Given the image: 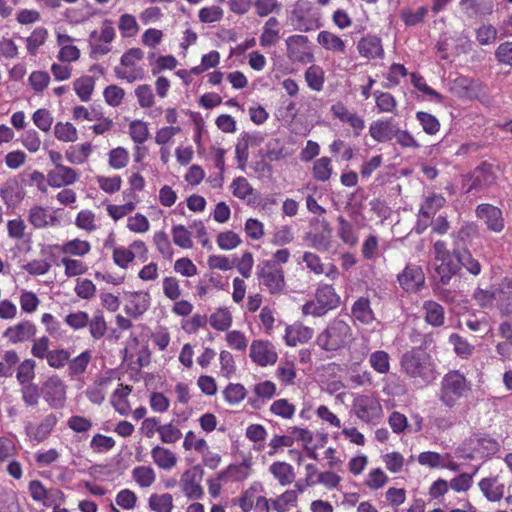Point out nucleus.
I'll use <instances>...</instances> for the list:
<instances>
[{
	"instance_id": "aec40b11",
	"label": "nucleus",
	"mask_w": 512,
	"mask_h": 512,
	"mask_svg": "<svg viewBox=\"0 0 512 512\" xmlns=\"http://www.w3.org/2000/svg\"><path fill=\"white\" fill-rule=\"evenodd\" d=\"M78 179V172L65 165L54 168L47 174V184L53 188L73 185Z\"/></svg>"
},
{
	"instance_id": "0eeeda50",
	"label": "nucleus",
	"mask_w": 512,
	"mask_h": 512,
	"mask_svg": "<svg viewBox=\"0 0 512 512\" xmlns=\"http://www.w3.org/2000/svg\"><path fill=\"white\" fill-rule=\"evenodd\" d=\"M58 421L59 417L55 413L45 415L39 423L27 421L24 426L25 435L31 442L42 443L50 437Z\"/></svg>"
},
{
	"instance_id": "6e6552de",
	"label": "nucleus",
	"mask_w": 512,
	"mask_h": 512,
	"mask_svg": "<svg viewBox=\"0 0 512 512\" xmlns=\"http://www.w3.org/2000/svg\"><path fill=\"white\" fill-rule=\"evenodd\" d=\"M463 445L469 451V457H474V455L488 457L494 455L499 450V443L484 433L472 434L464 441Z\"/></svg>"
},
{
	"instance_id": "473e14b6",
	"label": "nucleus",
	"mask_w": 512,
	"mask_h": 512,
	"mask_svg": "<svg viewBox=\"0 0 512 512\" xmlns=\"http://www.w3.org/2000/svg\"><path fill=\"white\" fill-rule=\"evenodd\" d=\"M131 391L132 387L120 384L111 396L112 406L121 415H127L130 411V405L127 397Z\"/></svg>"
},
{
	"instance_id": "dca6fc26",
	"label": "nucleus",
	"mask_w": 512,
	"mask_h": 512,
	"mask_svg": "<svg viewBox=\"0 0 512 512\" xmlns=\"http://www.w3.org/2000/svg\"><path fill=\"white\" fill-rule=\"evenodd\" d=\"M433 279L441 281L442 284H449L453 276L460 270L455 254L446 258L433 260Z\"/></svg>"
},
{
	"instance_id": "37998d69",
	"label": "nucleus",
	"mask_w": 512,
	"mask_h": 512,
	"mask_svg": "<svg viewBox=\"0 0 512 512\" xmlns=\"http://www.w3.org/2000/svg\"><path fill=\"white\" fill-rule=\"evenodd\" d=\"M92 151L90 143H83L78 146H72L65 152L66 159L71 164H83L86 162Z\"/></svg>"
},
{
	"instance_id": "79ce46f5",
	"label": "nucleus",
	"mask_w": 512,
	"mask_h": 512,
	"mask_svg": "<svg viewBox=\"0 0 512 512\" xmlns=\"http://www.w3.org/2000/svg\"><path fill=\"white\" fill-rule=\"evenodd\" d=\"M148 506L155 512H172L173 496L169 493L152 494L148 499Z\"/></svg>"
},
{
	"instance_id": "412c9836",
	"label": "nucleus",
	"mask_w": 512,
	"mask_h": 512,
	"mask_svg": "<svg viewBox=\"0 0 512 512\" xmlns=\"http://www.w3.org/2000/svg\"><path fill=\"white\" fill-rule=\"evenodd\" d=\"M127 304L125 305V312L127 315L138 318L143 315L150 307V295L148 292L135 291L128 292Z\"/></svg>"
},
{
	"instance_id": "f3484780",
	"label": "nucleus",
	"mask_w": 512,
	"mask_h": 512,
	"mask_svg": "<svg viewBox=\"0 0 512 512\" xmlns=\"http://www.w3.org/2000/svg\"><path fill=\"white\" fill-rule=\"evenodd\" d=\"M28 222L35 229H44L47 227H55L60 224V220L48 208L40 205L32 206L28 211Z\"/></svg>"
},
{
	"instance_id": "4be33fe9",
	"label": "nucleus",
	"mask_w": 512,
	"mask_h": 512,
	"mask_svg": "<svg viewBox=\"0 0 512 512\" xmlns=\"http://www.w3.org/2000/svg\"><path fill=\"white\" fill-rule=\"evenodd\" d=\"M357 49L359 54L367 59H382L385 54L381 38L376 35L368 34L362 37L358 41Z\"/></svg>"
},
{
	"instance_id": "423d86ee",
	"label": "nucleus",
	"mask_w": 512,
	"mask_h": 512,
	"mask_svg": "<svg viewBox=\"0 0 512 512\" xmlns=\"http://www.w3.org/2000/svg\"><path fill=\"white\" fill-rule=\"evenodd\" d=\"M292 19L297 23V29L310 32L322 27L321 13L312 2L298 0L292 11Z\"/></svg>"
},
{
	"instance_id": "a18cd8bd",
	"label": "nucleus",
	"mask_w": 512,
	"mask_h": 512,
	"mask_svg": "<svg viewBox=\"0 0 512 512\" xmlns=\"http://www.w3.org/2000/svg\"><path fill=\"white\" fill-rule=\"evenodd\" d=\"M92 355L89 350H85L82 353H80L78 356L73 358L72 360L69 359L68 361V371L69 374L74 377L83 374L89 362L91 361Z\"/></svg>"
},
{
	"instance_id": "e433bc0d",
	"label": "nucleus",
	"mask_w": 512,
	"mask_h": 512,
	"mask_svg": "<svg viewBox=\"0 0 512 512\" xmlns=\"http://www.w3.org/2000/svg\"><path fill=\"white\" fill-rule=\"evenodd\" d=\"M455 258L458 260L459 266H463L466 270L474 276L481 272V264L475 259L471 252L467 249H454Z\"/></svg>"
},
{
	"instance_id": "8fccbe9b",
	"label": "nucleus",
	"mask_w": 512,
	"mask_h": 512,
	"mask_svg": "<svg viewBox=\"0 0 512 512\" xmlns=\"http://www.w3.org/2000/svg\"><path fill=\"white\" fill-rule=\"evenodd\" d=\"M87 326L89 327L90 335L94 340L101 339L107 332V323L101 311H97L91 319L89 318Z\"/></svg>"
},
{
	"instance_id": "c9c22d12",
	"label": "nucleus",
	"mask_w": 512,
	"mask_h": 512,
	"mask_svg": "<svg viewBox=\"0 0 512 512\" xmlns=\"http://www.w3.org/2000/svg\"><path fill=\"white\" fill-rule=\"evenodd\" d=\"M317 42L326 50L345 53V42L339 36L329 31H321L317 36Z\"/></svg>"
},
{
	"instance_id": "20e7f679",
	"label": "nucleus",
	"mask_w": 512,
	"mask_h": 512,
	"mask_svg": "<svg viewBox=\"0 0 512 512\" xmlns=\"http://www.w3.org/2000/svg\"><path fill=\"white\" fill-rule=\"evenodd\" d=\"M470 390V384L463 374L453 370L444 375L439 391V400L449 408L456 405Z\"/></svg>"
},
{
	"instance_id": "5fc2aeb1",
	"label": "nucleus",
	"mask_w": 512,
	"mask_h": 512,
	"mask_svg": "<svg viewBox=\"0 0 512 512\" xmlns=\"http://www.w3.org/2000/svg\"><path fill=\"white\" fill-rule=\"evenodd\" d=\"M54 136L63 142H75L78 139L77 129L70 122H57L54 126Z\"/></svg>"
},
{
	"instance_id": "1a4fd4ad",
	"label": "nucleus",
	"mask_w": 512,
	"mask_h": 512,
	"mask_svg": "<svg viewBox=\"0 0 512 512\" xmlns=\"http://www.w3.org/2000/svg\"><path fill=\"white\" fill-rule=\"evenodd\" d=\"M47 404L54 409H61L66 402V385L58 376L49 377L41 387Z\"/></svg>"
},
{
	"instance_id": "f03ea898",
	"label": "nucleus",
	"mask_w": 512,
	"mask_h": 512,
	"mask_svg": "<svg viewBox=\"0 0 512 512\" xmlns=\"http://www.w3.org/2000/svg\"><path fill=\"white\" fill-rule=\"evenodd\" d=\"M352 339L351 326L345 320L335 317L318 334L316 344L326 352H336L348 346Z\"/></svg>"
},
{
	"instance_id": "de8ad7c7",
	"label": "nucleus",
	"mask_w": 512,
	"mask_h": 512,
	"mask_svg": "<svg viewBox=\"0 0 512 512\" xmlns=\"http://www.w3.org/2000/svg\"><path fill=\"white\" fill-rule=\"evenodd\" d=\"M247 395L246 388L240 383H229L223 390V396L230 405L239 404Z\"/></svg>"
},
{
	"instance_id": "9b49d317",
	"label": "nucleus",
	"mask_w": 512,
	"mask_h": 512,
	"mask_svg": "<svg viewBox=\"0 0 512 512\" xmlns=\"http://www.w3.org/2000/svg\"><path fill=\"white\" fill-rule=\"evenodd\" d=\"M496 169L497 167L491 163L481 162L471 173V184L466 192L470 193L472 190H480L494 185L497 180Z\"/></svg>"
},
{
	"instance_id": "f257e3e1",
	"label": "nucleus",
	"mask_w": 512,
	"mask_h": 512,
	"mask_svg": "<svg viewBox=\"0 0 512 512\" xmlns=\"http://www.w3.org/2000/svg\"><path fill=\"white\" fill-rule=\"evenodd\" d=\"M402 371L410 378L428 384L437 377L435 363L429 353L421 348L406 351L400 360Z\"/></svg>"
},
{
	"instance_id": "9d476101",
	"label": "nucleus",
	"mask_w": 512,
	"mask_h": 512,
	"mask_svg": "<svg viewBox=\"0 0 512 512\" xmlns=\"http://www.w3.org/2000/svg\"><path fill=\"white\" fill-rule=\"evenodd\" d=\"M202 478L203 470L200 466H193L182 474L179 484L182 492L188 499L198 500L203 497Z\"/></svg>"
},
{
	"instance_id": "052dcab7",
	"label": "nucleus",
	"mask_w": 512,
	"mask_h": 512,
	"mask_svg": "<svg viewBox=\"0 0 512 512\" xmlns=\"http://www.w3.org/2000/svg\"><path fill=\"white\" fill-rule=\"evenodd\" d=\"M270 412L284 419H291L296 411L295 406L287 399L275 400L270 406Z\"/></svg>"
},
{
	"instance_id": "bb28decb",
	"label": "nucleus",
	"mask_w": 512,
	"mask_h": 512,
	"mask_svg": "<svg viewBox=\"0 0 512 512\" xmlns=\"http://www.w3.org/2000/svg\"><path fill=\"white\" fill-rule=\"evenodd\" d=\"M422 312L424 321L434 327L438 328L445 323V310L444 307L436 301L427 300L422 305Z\"/></svg>"
},
{
	"instance_id": "774afa93",
	"label": "nucleus",
	"mask_w": 512,
	"mask_h": 512,
	"mask_svg": "<svg viewBox=\"0 0 512 512\" xmlns=\"http://www.w3.org/2000/svg\"><path fill=\"white\" fill-rule=\"evenodd\" d=\"M129 132L132 140L137 144L144 143L149 136L146 123L140 120H134L130 123Z\"/></svg>"
},
{
	"instance_id": "864d4df0",
	"label": "nucleus",
	"mask_w": 512,
	"mask_h": 512,
	"mask_svg": "<svg viewBox=\"0 0 512 512\" xmlns=\"http://www.w3.org/2000/svg\"><path fill=\"white\" fill-rule=\"evenodd\" d=\"M449 343L453 346L454 352L461 358L467 359L473 353L474 346L457 333L449 336Z\"/></svg>"
},
{
	"instance_id": "e2e57ef3",
	"label": "nucleus",
	"mask_w": 512,
	"mask_h": 512,
	"mask_svg": "<svg viewBox=\"0 0 512 512\" xmlns=\"http://www.w3.org/2000/svg\"><path fill=\"white\" fill-rule=\"evenodd\" d=\"M48 36L47 29L44 27H37L27 38V50L31 55H35L38 48L44 44Z\"/></svg>"
},
{
	"instance_id": "7c9ffc66",
	"label": "nucleus",
	"mask_w": 512,
	"mask_h": 512,
	"mask_svg": "<svg viewBox=\"0 0 512 512\" xmlns=\"http://www.w3.org/2000/svg\"><path fill=\"white\" fill-rule=\"evenodd\" d=\"M0 196L8 207L18 204L22 200L23 195L17 180L8 179L4 182L0 188Z\"/></svg>"
},
{
	"instance_id": "39448f33",
	"label": "nucleus",
	"mask_w": 512,
	"mask_h": 512,
	"mask_svg": "<svg viewBox=\"0 0 512 512\" xmlns=\"http://www.w3.org/2000/svg\"><path fill=\"white\" fill-rule=\"evenodd\" d=\"M257 277L270 294H281L286 286L283 268L276 262L264 261L257 267Z\"/></svg>"
},
{
	"instance_id": "2f4dec72",
	"label": "nucleus",
	"mask_w": 512,
	"mask_h": 512,
	"mask_svg": "<svg viewBox=\"0 0 512 512\" xmlns=\"http://www.w3.org/2000/svg\"><path fill=\"white\" fill-rule=\"evenodd\" d=\"M337 222V235L340 240L349 247H355L358 244L359 237L353 224L342 215L338 216Z\"/></svg>"
},
{
	"instance_id": "a19ab883",
	"label": "nucleus",
	"mask_w": 512,
	"mask_h": 512,
	"mask_svg": "<svg viewBox=\"0 0 512 512\" xmlns=\"http://www.w3.org/2000/svg\"><path fill=\"white\" fill-rule=\"evenodd\" d=\"M297 491L286 490L275 499H271V506L277 512H287L291 507L297 505Z\"/></svg>"
},
{
	"instance_id": "09e8293b",
	"label": "nucleus",
	"mask_w": 512,
	"mask_h": 512,
	"mask_svg": "<svg viewBox=\"0 0 512 512\" xmlns=\"http://www.w3.org/2000/svg\"><path fill=\"white\" fill-rule=\"evenodd\" d=\"M132 477L135 482L143 488L151 486L155 479L156 475L154 470L149 466H137L132 470Z\"/></svg>"
},
{
	"instance_id": "f704fd0d",
	"label": "nucleus",
	"mask_w": 512,
	"mask_h": 512,
	"mask_svg": "<svg viewBox=\"0 0 512 512\" xmlns=\"http://www.w3.org/2000/svg\"><path fill=\"white\" fill-rule=\"evenodd\" d=\"M446 199L441 194H433L425 198L419 209V217L430 221L436 212L444 206Z\"/></svg>"
},
{
	"instance_id": "4468645a",
	"label": "nucleus",
	"mask_w": 512,
	"mask_h": 512,
	"mask_svg": "<svg viewBox=\"0 0 512 512\" xmlns=\"http://www.w3.org/2000/svg\"><path fill=\"white\" fill-rule=\"evenodd\" d=\"M356 416L366 423L373 422L382 416V407L377 399L361 396L354 403Z\"/></svg>"
},
{
	"instance_id": "4d7b16f0",
	"label": "nucleus",
	"mask_w": 512,
	"mask_h": 512,
	"mask_svg": "<svg viewBox=\"0 0 512 512\" xmlns=\"http://www.w3.org/2000/svg\"><path fill=\"white\" fill-rule=\"evenodd\" d=\"M333 168L331 165V160L328 157H322L314 162L313 165V177L317 181L325 182L328 181L331 177Z\"/></svg>"
},
{
	"instance_id": "7ed1b4c3",
	"label": "nucleus",
	"mask_w": 512,
	"mask_h": 512,
	"mask_svg": "<svg viewBox=\"0 0 512 512\" xmlns=\"http://www.w3.org/2000/svg\"><path fill=\"white\" fill-rule=\"evenodd\" d=\"M341 304V297L331 284L320 282L314 293V299L302 306L304 316L323 317L328 312L337 309Z\"/></svg>"
},
{
	"instance_id": "72a5a7b5",
	"label": "nucleus",
	"mask_w": 512,
	"mask_h": 512,
	"mask_svg": "<svg viewBox=\"0 0 512 512\" xmlns=\"http://www.w3.org/2000/svg\"><path fill=\"white\" fill-rule=\"evenodd\" d=\"M151 456L154 463L163 470H170L177 463L176 455L162 446H155L151 451Z\"/></svg>"
},
{
	"instance_id": "ea45409f",
	"label": "nucleus",
	"mask_w": 512,
	"mask_h": 512,
	"mask_svg": "<svg viewBox=\"0 0 512 512\" xmlns=\"http://www.w3.org/2000/svg\"><path fill=\"white\" fill-rule=\"evenodd\" d=\"M209 324L218 331H227L232 325V315L227 308H218L209 317Z\"/></svg>"
},
{
	"instance_id": "a878e982",
	"label": "nucleus",
	"mask_w": 512,
	"mask_h": 512,
	"mask_svg": "<svg viewBox=\"0 0 512 512\" xmlns=\"http://www.w3.org/2000/svg\"><path fill=\"white\" fill-rule=\"evenodd\" d=\"M397 127L393 125L392 119L376 120L370 124L369 134L379 143L389 142L394 138Z\"/></svg>"
},
{
	"instance_id": "6e6d98bb",
	"label": "nucleus",
	"mask_w": 512,
	"mask_h": 512,
	"mask_svg": "<svg viewBox=\"0 0 512 512\" xmlns=\"http://www.w3.org/2000/svg\"><path fill=\"white\" fill-rule=\"evenodd\" d=\"M416 119L422 126L423 131L428 135H435L440 130V122L436 116L424 112L418 111L416 113Z\"/></svg>"
},
{
	"instance_id": "58836bf2",
	"label": "nucleus",
	"mask_w": 512,
	"mask_h": 512,
	"mask_svg": "<svg viewBox=\"0 0 512 512\" xmlns=\"http://www.w3.org/2000/svg\"><path fill=\"white\" fill-rule=\"evenodd\" d=\"M257 137L249 134H242L235 147L236 159L240 167H243L248 160L249 146L257 145Z\"/></svg>"
},
{
	"instance_id": "2eb2a0df",
	"label": "nucleus",
	"mask_w": 512,
	"mask_h": 512,
	"mask_svg": "<svg viewBox=\"0 0 512 512\" xmlns=\"http://www.w3.org/2000/svg\"><path fill=\"white\" fill-rule=\"evenodd\" d=\"M37 328L30 320H22L13 326H9L3 333L11 344L23 343L34 340Z\"/></svg>"
},
{
	"instance_id": "a211bd4d",
	"label": "nucleus",
	"mask_w": 512,
	"mask_h": 512,
	"mask_svg": "<svg viewBox=\"0 0 512 512\" xmlns=\"http://www.w3.org/2000/svg\"><path fill=\"white\" fill-rule=\"evenodd\" d=\"M476 215L484 220L489 230L499 233L504 229L502 211L498 207L491 204H480L476 208Z\"/></svg>"
},
{
	"instance_id": "3c124183",
	"label": "nucleus",
	"mask_w": 512,
	"mask_h": 512,
	"mask_svg": "<svg viewBox=\"0 0 512 512\" xmlns=\"http://www.w3.org/2000/svg\"><path fill=\"white\" fill-rule=\"evenodd\" d=\"M36 363L33 359H25L17 368L16 379L20 385L33 383Z\"/></svg>"
},
{
	"instance_id": "b1692460",
	"label": "nucleus",
	"mask_w": 512,
	"mask_h": 512,
	"mask_svg": "<svg viewBox=\"0 0 512 512\" xmlns=\"http://www.w3.org/2000/svg\"><path fill=\"white\" fill-rule=\"evenodd\" d=\"M29 492L33 500L42 502L45 506H53L57 499L62 497V492L60 490H47L39 480H32L29 483Z\"/></svg>"
},
{
	"instance_id": "ddd939ff",
	"label": "nucleus",
	"mask_w": 512,
	"mask_h": 512,
	"mask_svg": "<svg viewBox=\"0 0 512 512\" xmlns=\"http://www.w3.org/2000/svg\"><path fill=\"white\" fill-rule=\"evenodd\" d=\"M250 358L259 366L273 365L278 359L274 346L263 340H254L250 345Z\"/></svg>"
},
{
	"instance_id": "6ab92c4d",
	"label": "nucleus",
	"mask_w": 512,
	"mask_h": 512,
	"mask_svg": "<svg viewBox=\"0 0 512 512\" xmlns=\"http://www.w3.org/2000/svg\"><path fill=\"white\" fill-rule=\"evenodd\" d=\"M425 276L420 266L409 264L398 275V282L406 291H417L424 284Z\"/></svg>"
},
{
	"instance_id": "603ef678",
	"label": "nucleus",
	"mask_w": 512,
	"mask_h": 512,
	"mask_svg": "<svg viewBox=\"0 0 512 512\" xmlns=\"http://www.w3.org/2000/svg\"><path fill=\"white\" fill-rule=\"evenodd\" d=\"M371 367L380 374H387L390 370V356L386 351L377 350L369 357Z\"/></svg>"
},
{
	"instance_id": "5701e85b",
	"label": "nucleus",
	"mask_w": 512,
	"mask_h": 512,
	"mask_svg": "<svg viewBox=\"0 0 512 512\" xmlns=\"http://www.w3.org/2000/svg\"><path fill=\"white\" fill-rule=\"evenodd\" d=\"M276 385L270 380L259 382L253 386L254 397H249L248 404L254 409L262 406L276 395Z\"/></svg>"
},
{
	"instance_id": "cd10ccee",
	"label": "nucleus",
	"mask_w": 512,
	"mask_h": 512,
	"mask_svg": "<svg viewBox=\"0 0 512 512\" xmlns=\"http://www.w3.org/2000/svg\"><path fill=\"white\" fill-rule=\"evenodd\" d=\"M313 336V329L303 324L287 326L285 331V342L288 346H296L298 343H306Z\"/></svg>"
},
{
	"instance_id": "49530a36",
	"label": "nucleus",
	"mask_w": 512,
	"mask_h": 512,
	"mask_svg": "<svg viewBox=\"0 0 512 512\" xmlns=\"http://www.w3.org/2000/svg\"><path fill=\"white\" fill-rule=\"evenodd\" d=\"M95 81L91 76H82L75 80L74 82V90L77 96L83 102H87L90 100L92 92L94 90Z\"/></svg>"
},
{
	"instance_id": "338daca9",
	"label": "nucleus",
	"mask_w": 512,
	"mask_h": 512,
	"mask_svg": "<svg viewBox=\"0 0 512 512\" xmlns=\"http://www.w3.org/2000/svg\"><path fill=\"white\" fill-rule=\"evenodd\" d=\"M90 249L91 246L89 242L80 239L70 240L62 246L63 253L76 256H84Z\"/></svg>"
},
{
	"instance_id": "f8f14e48",
	"label": "nucleus",
	"mask_w": 512,
	"mask_h": 512,
	"mask_svg": "<svg viewBox=\"0 0 512 512\" xmlns=\"http://www.w3.org/2000/svg\"><path fill=\"white\" fill-rule=\"evenodd\" d=\"M308 37L304 35H292L286 39L287 56L293 62L303 64L314 60L313 54L307 47Z\"/></svg>"
},
{
	"instance_id": "393cba45",
	"label": "nucleus",
	"mask_w": 512,
	"mask_h": 512,
	"mask_svg": "<svg viewBox=\"0 0 512 512\" xmlns=\"http://www.w3.org/2000/svg\"><path fill=\"white\" fill-rule=\"evenodd\" d=\"M351 316L355 321L364 325H370L375 320V313L367 297H359L351 306Z\"/></svg>"
},
{
	"instance_id": "c03bdc74",
	"label": "nucleus",
	"mask_w": 512,
	"mask_h": 512,
	"mask_svg": "<svg viewBox=\"0 0 512 512\" xmlns=\"http://www.w3.org/2000/svg\"><path fill=\"white\" fill-rule=\"evenodd\" d=\"M21 399L25 406L36 407L39 404L42 395L41 388L35 383H28L21 385L20 388Z\"/></svg>"
},
{
	"instance_id": "680f3d73",
	"label": "nucleus",
	"mask_w": 512,
	"mask_h": 512,
	"mask_svg": "<svg viewBox=\"0 0 512 512\" xmlns=\"http://www.w3.org/2000/svg\"><path fill=\"white\" fill-rule=\"evenodd\" d=\"M115 444L112 437L97 433L90 441V448L94 453H105L113 449Z\"/></svg>"
},
{
	"instance_id": "0e129e2a",
	"label": "nucleus",
	"mask_w": 512,
	"mask_h": 512,
	"mask_svg": "<svg viewBox=\"0 0 512 512\" xmlns=\"http://www.w3.org/2000/svg\"><path fill=\"white\" fill-rule=\"evenodd\" d=\"M153 242L159 251V253L167 259H171L173 256V249L168 235L164 231H157L154 233Z\"/></svg>"
},
{
	"instance_id": "13d9d810",
	"label": "nucleus",
	"mask_w": 512,
	"mask_h": 512,
	"mask_svg": "<svg viewBox=\"0 0 512 512\" xmlns=\"http://www.w3.org/2000/svg\"><path fill=\"white\" fill-rule=\"evenodd\" d=\"M305 80L311 89L321 91L324 85V72L322 68L317 65L310 66L305 72Z\"/></svg>"
},
{
	"instance_id": "69168bd1",
	"label": "nucleus",
	"mask_w": 512,
	"mask_h": 512,
	"mask_svg": "<svg viewBox=\"0 0 512 512\" xmlns=\"http://www.w3.org/2000/svg\"><path fill=\"white\" fill-rule=\"evenodd\" d=\"M173 242L184 249H190L193 246L191 233L183 225H176L172 228Z\"/></svg>"
},
{
	"instance_id": "c756f323",
	"label": "nucleus",
	"mask_w": 512,
	"mask_h": 512,
	"mask_svg": "<svg viewBox=\"0 0 512 512\" xmlns=\"http://www.w3.org/2000/svg\"><path fill=\"white\" fill-rule=\"evenodd\" d=\"M269 472L278 480L281 486H288L295 480L294 468L284 461H276L269 466Z\"/></svg>"
},
{
	"instance_id": "bf43d9fd",
	"label": "nucleus",
	"mask_w": 512,
	"mask_h": 512,
	"mask_svg": "<svg viewBox=\"0 0 512 512\" xmlns=\"http://www.w3.org/2000/svg\"><path fill=\"white\" fill-rule=\"evenodd\" d=\"M375 102L379 112L393 113L397 107L394 96L388 92L375 91Z\"/></svg>"
},
{
	"instance_id": "c85d7f7f",
	"label": "nucleus",
	"mask_w": 512,
	"mask_h": 512,
	"mask_svg": "<svg viewBox=\"0 0 512 512\" xmlns=\"http://www.w3.org/2000/svg\"><path fill=\"white\" fill-rule=\"evenodd\" d=\"M477 83L466 76H458L451 82V91L462 98H473L477 96Z\"/></svg>"
},
{
	"instance_id": "4c0bfd02",
	"label": "nucleus",
	"mask_w": 512,
	"mask_h": 512,
	"mask_svg": "<svg viewBox=\"0 0 512 512\" xmlns=\"http://www.w3.org/2000/svg\"><path fill=\"white\" fill-rule=\"evenodd\" d=\"M479 488L490 501H499L504 494V485L497 484L495 478H483L479 482Z\"/></svg>"
}]
</instances>
